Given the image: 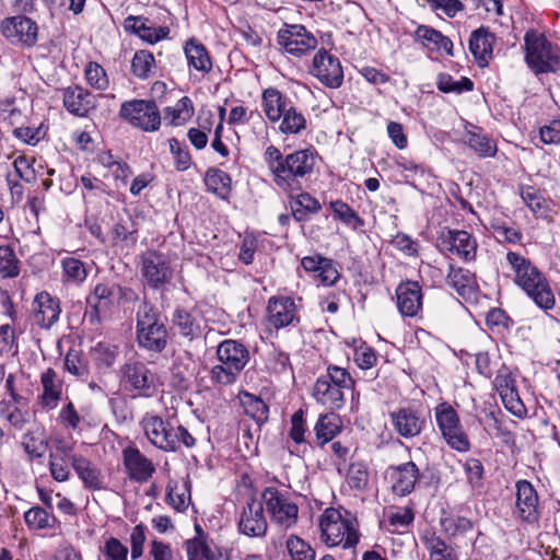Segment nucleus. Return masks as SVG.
Segmentation results:
<instances>
[{"label":"nucleus","instance_id":"28","mask_svg":"<svg viewBox=\"0 0 560 560\" xmlns=\"http://www.w3.org/2000/svg\"><path fill=\"white\" fill-rule=\"evenodd\" d=\"M494 36L486 28L479 27L474 31L469 38V50L475 57L479 67H486L492 57Z\"/></svg>","mask_w":560,"mask_h":560},{"label":"nucleus","instance_id":"38","mask_svg":"<svg viewBox=\"0 0 560 560\" xmlns=\"http://www.w3.org/2000/svg\"><path fill=\"white\" fill-rule=\"evenodd\" d=\"M316 442L323 447L340 431V420L335 413L322 415L314 428Z\"/></svg>","mask_w":560,"mask_h":560},{"label":"nucleus","instance_id":"56","mask_svg":"<svg viewBox=\"0 0 560 560\" xmlns=\"http://www.w3.org/2000/svg\"><path fill=\"white\" fill-rule=\"evenodd\" d=\"M441 526L446 534L456 536L471 530L472 522L464 516L450 515L441 518Z\"/></svg>","mask_w":560,"mask_h":560},{"label":"nucleus","instance_id":"2","mask_svg":"<svg viewBox=\"0 0 560 560\" xmlns=\"http://www.w3.org/2000/svg\"><path fill=\"white\" fill-rule=\"evenodd\" d=\"M506 260L514 271V282L525 294L545 312L556 305V299L549 280L546 276L526 257L509 252Z\"/></svg>","mask_w":560,"mask_h":560},{"label":"nucleus","instance_id":"48","mask_svg":"<svg viewBox=\"0 0 560 560\" xmlns=\"http://www.w3.org/2000/svg\"><path fill=\"white\" fill-rule=\"evenodd\" d=\"M329 207L334 213L335 219L343 222L347 225L358 229L364 225V221L359 214L346 202L338 199L331 201Z\"/></svg>","mask_w":560,"mask_h":560},{"label":"nucleus","instance_id":"14","mask_svg":"<svg viewBox=\"0 0 560 560\" xmlns=\"http://www.w3.org/2000/svg\"><path fill=\"white\" fill-rule=\"evenodd\" d=\"M125 388L133 393V397H152L156 392L155 376L143 363H128L122 369Z\"/></svg>","mask_w":560,"mask_h":560},{"label":"nucleus","instance_id":"29","mask_svg":"<svg viewBox=\"0 0 560 560\" xmlns=\"http://www.w3.org/2000/svg\"><path fill=\"white\" fill-rule=\"evenodd\" d=\"M261 100L265 115L271 122L279 121L292 105L290 100L276 88L266 89Z\"/></svg>","mask_w":560,"mask_h":560},{"label":"nucleus","instance_id":"41","mask_svg":"<svg viewBox=\"0 0 560 560\" xmlns=\"http://www.w3.org/2000/svg\"><path fill=\"white\" fill-rule=\"evenodd\" d=\"M319 201L307 192L300 194L291 201L292 214L296 221H305L310 214L319 212Z\"/></svg>","mask_w":560,"mask_h":560},{"label":"nucleus","instance_id":"43","mask_svg":"<svg viewBox=\"0 0 560 560\" xmlns=\"http://www.w3.org/2000/svg\"><path fill=\"white\" fill-rule=\"evenodd\" d=\"M240 399L244 412L250 418H253L257 423L267 420L268 406L261 398L249 393H243Z\"/></svg>","mask_w":560,"mask_h":560},{"label":"nucleus","instance_id":"60","mask_svg":"<svg viewBox=\"0 0 560 560\" xmlns=\"http://www.w3.org/2000/svg\"><path fill=\"white\" fill-rule=\"evenodd\" d=\"M306 421L304 418V411L302 409L296 410L291 417V428L289 431L290 439L298 445L306 442Z\"/></svg>","mask_w":560,"mask_h":560},{"label":"nucleus","instance_id":"59","mask_svg":"<svg viewBox=\"0 0 560 560\" xmlns=\"http://www.w3.org/2000/svg\"><path fill=\"white\" fill-rule=\"evenodd\" d=\"M65 368L69 373L78 377H85L89 374L86 363L83 361L80 352L74 349H70L66 354Z\"/></svg>","mask_w":560,"mask_h":560},{"label":"nucleus","instance_id":"4","mask_svg":"<svg viewBox=\"0 0 560 560\" xmlns=\"http://www.w3.org/2000/svg\"><path fill=\"white\" fill-rule=\"evenodd\" d=\"M320 538L328 547L354 548L359 542L358 520L348 511L328 508L319 518Z\"/></svg>","mask_w":560,"mask_h":560},{"label":"nucleus","instance_id":"52","mask_svg":"<svg viewBox=\"0 0 560 560\" xmlns=\"http://www.w3.org/2000/svg\"><path fill=\"white\" fill-rule=\"evenodd\" d=\"M438 89L443 93H462L469 92L474 89L470 79L464 77L459 81H455L448 73H440L438 75Z\"/></svg>","mask_w":560,"mask_h":560},{"label":"nucleus","instance_id":"42","mask_svg":"<svg viewBox=\"0 0 560 560\" xmlns=\"http://www.w3.org/2000/svg\"><path fill=\"white\" fill-rule=\"evenodd\" d=\"M521 197L535 215L547 217L550 207L544 195L533 186L521 187Z\"/></svg>","mask_w":560,"mask_h":560},{"label":"nucleus","instance_id":"49","mask_svg":"<svg viewBox=\"0 0 560 560\" xmlns=\"http://www.w3.org/2000/svg\"><path fill=\"white\" fill-rule=\"evenodd\" d=\"M279 130L284 135H296L306 128V119L301 112L291 105V107L281 117Z\"/></svg>","mask_w":560,"mask_h":560},{"label":"nucleus","instance_id":"31","mask_svg":"<svg viewBox=\"0 0 560 560\" xmlns=\"http://www.w3.org/2000/svg\"><path fill=\"white\" fill-rule=\"evenodd\" d=\"M184 52L189 68L201 73H209L212 69V60L206 46L196 38H190L184 46Z\"/></svg>","mask_w":560,"mask_h":560},{"label":"nucleus","instance_id":"6","mask_svg":"<svg viewBox=\"0 0 560 560\" xmlns=\"http://www.w3.org/2000/svg\"><path fill=\"white\" fill-rule=\"evenodd\" d=\"M354 380L345 369L329 364L326 374L320 375L313 387V397L331 410H339L345 405V390L354 388Z\"/></svg>","mask_w":560,"mask_h":560},{"label":"nucleus","instance_id":"64","mask_svg":"<svg viewBox=\"0 0 560 560\" xmlns=\"http://www.w3.org/2000/svg\"><path fill=\"white\" fill-rule=\"evenodd\" d=\"M540 140L545 144H560V120L553 119L539 129Z\"/></svg>","mask_w":560,"mask_h":560},{"label":"nucleus","instance_id":"12","mask_svg":"<svg viewBox=\"0 0 560 560\" xmlns=\"http://www.w3.org/2000/svg\"><path fill=\"white\" fill-rule=\"evenodd\" d=\"M120 116L144 131H154L161 124L160 112L153 101L125 102L120 108Z\"/></svg>","mask_w":560,"mask_h":560},{"label":"nucleus","instance_id":"20","mask_svg":"<svg viewBox=\"0 0 560 560\" xmlns=\"http://www.w3.org/2000/svg\"><path fill=\"white\" fill-rule=\"evenodd\" d=\"M392 482V490L399 497L410 494L420 478V470L413 462L392 465L386 470Z\"/></svg>","mask_w":560,"mask_h":560},{"label":"nucleus","instance_id":"5","mask_svg":"<svg viewBox=\"0 0 560 560\" xmlns=\"http://www.w3.org/2000/svg\"><path fill=\"white\" fill-rule=\"evenodd\" d=\"M219 363L212 366L210 378L218 385L234 384L249 361L247 347L234 339L221 341L217 348Z\"/></svg>","mask_w":560,"mask_h":560},{"label":"nucleus","instance_id":"33","mask_svg":"<svg viewBox=\"0 0 560 560\" xmlns=\"http://www.w3.org/2000/svg\"><path fill=\"white\" fill-rule=\"evenodd\" d=\"M71 465L86 489L95 491L103 488L101 470L88 458L73 455L71 456Z\"/></svg>","mask_w":560,"mask_h":560},{"label":"nucleus","instance_id":"30","mask_svg":"<svg viewBox=\"0 0 560 560\" xmlns=\"http://www.w3.org/2000/svg\"><path fill=\"white\" fill-rule=\"evenodd\" d=\"M443 244H446V248L451 252H455L458 256L465 260H471L476 256L477 244L472 236L462 230H451L447 232V236L443 240Z\"/></svg>","mask_w":560,"mask_h":560},{"label":"nucleus","instance_id":"61","mask_svg":"<svg viewBox=\"0 0 560 560\" xmlns=\"http://www.w3.org/2000/svg\"><path fill=\"white\" fill-rule=\"evenodd\" d=\"M170 150L174 156V163L177 171H186L190 167L191 158L186 148H182L179 141L175 138L168 140Z\"/></svg>","mask_w":560,"mask_h":560},{"label":"nucleus","instance_id":"39","mask_svg":"<svg viewBox=\"0 0 560 560\" xmlns=\"http://www.w3.org/2000/svg\"><path fill=\"white\" fill-rule=\"evenodd\" d=\"M61 279L63 283L79 285L88 278V269L85 264L74 257L68 256L61 260Z\"/></svg>","mask_w":560,"mask_h":560},{"label":"nucleus","instance_id":"58","mask_svg":"<svg viewBox=\"0 0 560 560\" xmlns=\"http://www.w3.org/2000/svg\"><path fill=\"white\" fill-rule=\"evenodd\" d=\"M504 407L514 416L522 418L526 415V408L515 388L499 394Z\"/></svg>","mask_w":560,"mask_h":560},{"label":"nucleus","instance_id":"8","mask_svg":"<svg viewBox=\"0 0 560 560\" xmlns=\"http://www.w3.org/2000/svg\"><path fill=\"white\" fill-rule=\"evenodd\" d=\"M525 60L535 73L556 72L560 68V48L536 32L525 34Z\"/></svg>","mask_w":560,"mask_h":560},{"label":"nucleus","instance_id":"34","mask_svg":"<svg viewBox=\"0 0 560 560\" xmlns=\"http://www.w3.org/2000/svg\"><path fill=\"white\" fill-rule=\"evenodd\" d=\"M447 283L463 298H469L477 289L476 277L469 270L450 266Z\"/></svg>","mask_w":560,"mask_h":560},{"label":"nucleus","instance_id":"7","mask_svg":"<svg viewBox=\"0 0 560 560\" xmlns=\"http://www.w3.org/2000/svg\"><path fill=\"white\" fill-rule=\"evenodd\" d=\"M137 340L141 348L161 352L167 345V330L159 310L144 300L137 314Z\"/></svg>","mask_w":560,"mask_h":560},{"label":"nucleus","instance_id":"23","mask_svg":"<svg viewBox=\"0 0 560 560\" xmlns=\"http://www.w3.org/2000/svg\"><path fill=\"white\" fill-rule=\"evenodd\" d=\"M59 300L43 291L37 293L33 302L35 323L42 328H50L60 315Z\"/></svg>","mask_w":560,"mask_h":560},{"label":"nucleus","instance_id":"51","mask_svg":"<svg viewBox=\"0 0 560 560\" xmlns=\"http://www.w3.org/2000/svg\"><path fill=\"white\" fill-rule=\"evenodd\" d=\"M194 115V108L189 97H182L173 107H167L165 118L171 117L174 126L184 125Z\"/></svg>","mask_w":560,"mask_h":560},{"label":"nucleus","instance_id":"25","mask_svg":"<svg viewBox=\"0 0 560 560\" xmlns=\"http://www.w3.org/2000/svg\"><path fill=\"white\" fill-rule=\"evenodd\" d=\"M117 298V284L97 283L86 302L92 307L89 313L91 323L100 322V314L109 311Z\"/></svg>","mask_w":560,"mask_h":560},{"label":"nucleus","instance_id":"46","mask_svg":"<svg viewBox=\"0 0 560 560\" xmlns=\"http://www.w3.org/2000/svg\"><path fill=\"white\" fill-rule=\"evenodd\" d=\"M24 520L30 529H47L52 528L56 517L50 515L40 506H33L24 513Z\"/></svg>","mask_w":560,"mask_h":560},{"label":"nucleus","instance_id":"10","mask_svg":"<svg viewBox=\"0 0 560 560\" xmlns=\"http://www.w3.org/2000/svg\"><path fill=\"white\" fill-rule=\"evenodd\" d=\"M434 416L438 428L446 444L457 452H468L471 444L460 424L456 410L450 404L442 402L434 408Z\"/></svg>","mask_w":560,"mask_h":560},{"label":"nucleus","instance_id":"27","mask_svg":"<svg viewBox=\"0 0 560 560\" xmlns=\"http://www.w3.org/2000/svg\"><path fill=\"white\" fill-rule=\"evenodd\" d=\"M148 21L143 16L130 15L125 21V28L149 44H155L167 37L170 33L168 27H154L153 25H148Z\"/></svg>","mask_w":560,"mask_h":560},{"label":"nucleus","instance_id":"62","mask_svg":"<svg viewBox=\"0 0 560 560\" xmlns=\"http://www.w3.org/2000/svg\"><path fill=\"white\" fill-rule=\"evenodd\" d=\"M464 470L468 483L472 487H480L483 478V465L478 458H468L464 464Z\"/></svg>","mask_w":560,"mask_h":560},{"label":"nucleus","instance_id":"21","mask_svg":"<svg viewBox=\"0 0 560 560\" xmlns=\"http://www.w3.org/2000/svg\"><path fill=\"white\" fill-rule=\"evenodd\" d=\"M394 430L405 439L418 436L424 427V419L418 410L410 407L398 408L389 415Z\"/></svg>","mask_w":560,"mask_h":560},{"label":"nucleus","instance_id":"44","mask_svg":"<svg viewBox=\"0 0 560 560\" xmlns=\"http://www.w3.org/2000/svg\"><path fill=\"white\" fill-rule=\"evenodd\" d=\"M155 70V59L149 50L136 51L131 61L132 73L141 80L150 78Z\"/></svg>","mask_w":560,"mask_h":560},{"label":"nucleus","instance_id":"35","mask_svg":"<svg viewBox=\"0 0 560 560\" xmlns=\"http://www.w3.org/2000/svg\"><path fill=\"white\" fill-rule=\"evenodd\" d=\"M466 139L465 142L474 150L479 156H494L497 153V144L487 135L481 132V129L471 124L466 125Z\"/></svg>","mask_w":560,"mask_h":560},{"label":"nucleus","instance_id":"37","mask_svg":"<svg viewBox=\"0 0 560 560\" xmlns=\"http://www.w3.org/2000/svg\"><path fill=\"white\" fill-rule=\"evenodd\" d=\"M70 446L60 445L56 452L49 455V470L52 478L58 482H63L69 479L68 459L71 460Z\"/></svg>","mask_w":560,"mask_h":560},{"label":"nucleus","instance_id":"54","mask_svg":"<svg viewBox=\"0 0 560 560\" xmlns=\"http://www.w3.org/2000/svg\"><path fill=\"white\" fill-rule=\"evenodd\" d=\"M185 549L188 560H215L209 546L200 538L186 540Z\"/></svg>","mask_w":560,"mask_h":560},{"label":"nucleus","instance_id":"16","mask_svg":"<svg viewBox=\"0 0 560 560\" xmlns=\"http://www.w3.org/2000/svg\"><path fill=\"white\" fill-rule=\"evenodd\" d=\"M310 73L331 89L339 88L343 82V71L339 59L324 48L314 56Z\"/></svg>","mask_w":560,"mask_h":560},{"label":"nucleus","instance_id":"9","mask_svg":"<svg viewBox=\"0 0 560 560\" xmlns=\"http://www.w3.org/2000/svg\"><path fill=\"white\" fill-rule=\"evenodd\" d=\"M140 270L144 285L154 291L166 290L174 278L171 259L158 250H148L141 255Z\"/></svg>","mask_w":560,"mask_h":560},{"label":"nucleus","instance_id":"45","mask_svg":"<svg viewBox=\"0 0 560 560\" xmlns=\"http://www.w3.org/2000/svg\"><path fill=\"white\" fill-rule=\"evenodd\" d=\"M290 560H315L316 552L313 547L296 535H290L285 541Z\"/></svg>","mask_w":560,"mask_h":560},{"label":"nucleus","instance_id":"1","mask_svg":"<svg viewBox=\"0 0 560 560\" xmlns=\"http://www.w3.org/2000/svg\"><path fill=\"white\" fill-rule=\"evenodd\" d=\"M264 161L276 186L291 192L301 189V180L313 172L316 159L308 149L283 156L277 147L269 145L265 150Z\"/></svg>","mask_w":560,"mask_h":560},{"label":"nucleus","instance_id":"47","mask_svg":"<svg viewBox=\"0 0 560 560\" xmlns=\"http://www.w3.org/2000/svg\"><path fill=\"white\" fill-rule=\"evenodd\" d=\"M117 354V348L105 342H98L91 349V357L96 368L101 371L108 370L110 366H113Z\"/></svg>","mask_w":560,"mask_h":560},{"label":"nucleus","instance_id":"17","mask_svg":"<svg viewBox=\"0 0 560 560\" xmlns=\"http://www.w3.org/2000/svg\"><path fill=\"white\" fill-rule=\"evenodd\" d=\"M267 528L268 524L265 517L264 504L258 499L252 497L242 509L238 529L248 537H264Z\"/></svg>","mask_w":560,"mask_h":560},{"label":"nucleus","instance_id":"36","mask_svg":"<svg viewBox=\"0 0 560 560\" xmlns=\"http://www.w3.org/2000/svg\"><path fill=\"white\" fill-rule=\"evenodd\" d=\"M231 176L219 168L210 167L205 175L207 190L221 199H228L232 191Z\"/></svg>","mask_w":560,"mask_h":560},{"label":"nucleus","instance_id":"32","mask_svg":"<svg viewBox=\"0 0 560 560\" xmlns=\"http://www.w3.org/2000/svg\"><path fill=\"white\" fill-rule=\"evenodd\" d=\"M40 383L43 386L40 404L49 409L56 408L62 394V380L54 369L49 368L42 373Z\"/></svg>","mask_w":560,"mask_h":560},{"label":"nucleus","instance_id":"11","mask_svg":"<svg viewBox=\"0 0 560 560\" xmlns=\"http://www.w3.org/2000/svg\"><path fill=\"white\" fill-rule=\"evenodd\" d=\"M277 43L294 57H302L317 47L316 37L301 24H284L277 33Z\"/></svg>","mask_w":560,"mask_h":560},{"label":"nucleus","instance_id":"3","mask_svg":"<svg viewBox=\"0 0 560 560\" xmlns=\"http://www.w3.org/2000/svg\"><path fill=\"white\" fill-rule=\"evenodd\" d=\"M140 427L149 443L165 453H176L182 445L186 448L196 446V439L183 425H174L171 420L147 412Z\"/></svg>","mask_w":560,"mask_h":560},{"label":"nucleus","instance_id":"22","mask_svg":"<svg viewBox=\"0 0 560 560\" xmlns=\"http://www.w3.org/2000/svg\"><path fill=\"white\" fill-rule=\"evenodd\" d=\"M122 459L128 476L137 482H147L155 471L153 463L137 447H126Z\"/></svg>","mask_w":560,"mask_h":560},{"label":"nucleus","instance_id":"13","mask_svg":"<svg viewBox=\"0 0 560 560\" xmlns=\"http://www.w3.org/2000/svg\"><path fill=\"white\" fill-rule=\"evenodd\" d=\"M262 500L275 523L290 528L298 522L299 508L277 488L268 487L262 492Z\"/></svg>","mask_w":560,"mask_h":560},{"label":"nucleus","instance_id":"63","mask_svg":"<svg viewBox=\"0 0 560 560\" xmlns=\"http://www.w3.org/2000/svg\"><path fill=\"white\" fill-rule=\"evenodd\" d=\"M266 365L273 373H283L290 369L289 354L281 350L273 349L268 353Z\"/></svg>","mask_w":560,"mask_h":560},{"label":"nucleus","instance_id":"15","mask_svg":"<svg viewBox=\"0 0 560 560\" xmlns=\"http://www.w3.org/2000/svg\"><path fill=\"white\" fill-rule=\"evenodd\" d=\"M0 30L2 35L13 44L24 47H33L38 39V26L35 21L26 15L5 18Z\"/></svg>","mask_w":560,"mask_h":560},{"label":"nucleus","instance_id":"50","mask_svg":"<svg viewBox=\"0 0 560 560\" xmlns=\"http://www.w3.org/2000/svg\"><path fill=\"white\" fill-rule=\"evenodd\" d=\"M20 275V260L10 245H0V276L16 278Z\"/></svg>","mask_w":560,"mask_h":560},{"label":"nucleus","instance_id":"55","mask_svg":"<svg viewBox=\"0 0 560 560\" xmlns=\"http://www.w3.org/2000/svg\"><path fill=\"white\" fill-rule=\"evenodd\" d=\"M84 73L88 83L92 88L100 91H104L108 88L109 80L105 69L101 65L96 62H89Z\"/></svg>","mask_w":560,"mask_h":560},{"label":"nucleus","instance_id":"53","mask_svg":"<svg viewBox=\"0 0 560 560\" xmlns=\"http://www.w3.org/2000/svg\"><path fill=\"white\" fill-rule=\"evenodd\" d=\"M347 482L350 488L362 490L369 482V470L364 463H351L347 472Z\"/></svg>","mask_w":560,"mask_h":560},{"label":"nucleus","instance_id":"24","mask_svg":"<svg viewBox=\"0 0 560 560\" xmlns=\"http://www.w3.org/2000/svg\"><path fill=\"white\" fill-rule=\"evenodd\" d=\"M396 298L402 316L413 317L422 308V291L416 281L400 283L396 289Z\"/></svg>","mask_w":560,"mask_h":560},{"label":"nucleus","instance_id":"57","mask_svg":"<svg viewBox=\"0 0 560 560\" xmlns=\"http://www.w3.org/2000/svg\"><path fill=\"white\" fill-rule=\"evenodd\" d=\"M105 560H128V548L117 538L109 537L101 548Z\"/></svg>","mask_w":560,"mask_h":560},{"label":"nucleus","instance_id":"26","mask_svg":"<svg viewBox=\"0 0 560 560\" xmlns=\"http://www.w3.org/2000/svg\"><path fill=\"white\" fill-rule=\"evenodd\" d=\"M63 106L69 113L84 117L95 107V96L79 85L69 86L63 90Z\"/></svg>","mask_w":560,"mask_h":560},{"label":"nucleus","instance_id":"18","mask_svg":"<svg viewBox=\"0 0 560 560\" xmlns=\"http://www.w3.org/2000/svg\"><path fill=\"white\" fill-rule=\"evenodd\" d=\"M516 488L515 516L522 522L533 524L540 517L538 509V494L534 486L527 480H518Z\"/></svg>","mask_w":560,"mask_h":560},{"label":"nucleus","instance_id":"40","mask_svg":"<svg viewBox=\"0 0 560 560\" xmlns=\"http://www.w3.org/2000/svg\"><path fill=\"white\" fill-rule=\"evenodd\" d=\"M173 325L186 338L194 339L200 334V325L195 316L185 308H176L173 314Z\"/></svg>","mask_w":560,"mask_h":560},{"label":"nucleus","instance_id":"19","mask_svg":"<svg viewBox=\"0 0 560 560\" xmlns=\"http://www.w3.org/2000/svg\"><path fill=\"white\" fill-rule=\"evenodd\" d=\"M299 323L296 305L289 296H271L267 305V324L275 329Z\"/></svg>","mask_w":560,"mask_h":560}]
</instances>
